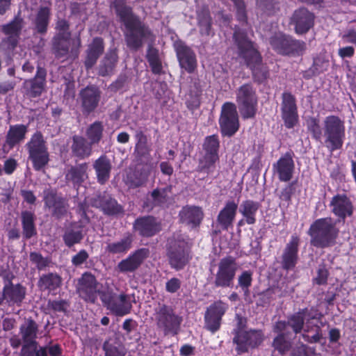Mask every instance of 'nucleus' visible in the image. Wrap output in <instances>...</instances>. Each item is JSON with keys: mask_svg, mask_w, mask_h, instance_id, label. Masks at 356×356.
<instances>
[{"mask_svg": "<svg viewBox=\"0 0 356 356\" xmlns=\"http://www.w3.org/2000/svg\"><path fill=\"white\" fill-rule=\"evenodd\" d=\"M136 144L135 152L140 156L146 157L149 156L152 150L151 147L147 143V138L141 130H137L135 134Z\"/></svg>", "mask_w": 356, "mask_h": 356, "instance_id": "nucleus-49", "label": "nucleus"}, {"mask_svg": "<svg viewBox=\"0 0 356 356\" xmlns=\"http://www.w3.org/2000/svg\"><path fill=\"white\" fill-rule=\"evenodd\" d=\"M252 273L249 270L243 272L238 278V285L243 289V290H248V289L252 284Z\"/></svg>", "mask_w": 356, "mask_h": 356, "instance_id": "nucleus-60", "label": "nucleus"}, {"mask_svg": "<svg viewBox=\"0 0 356 356\" xmlns=\"http://www.w3.org/2000/svg\"><path fill=\"white\" fill-rule=\"evenodd\" d=\"M149 250L146 248H141L135 251L124 259L120 261L117 269L120 273L134 272L137 270L144 260L148 257Z\"/></svg>", "mask_w": 356, "mask_h": 356, "instance_id": "nucleus-24", "label": "nucleus"}, {"mask_svg": "<svg viewBox=\"0 0 356 356\" xmlns=\"http://www.w3.org/2000/svg\"><path fill=\"white\" fill-rule=\"evenodd\" d=\"M88 168L86 163L71 167L65 174L66 180L72 182L74 185H80L88 179Z\"/></svg>", "mask_w": 356, "mask_h": 356, "instance_id": "nucleus-37", "label": "nucleus"}, {"mask_svg": "<svg viewBox=\"0 0 356 356\" xmlns=\"http://www.w3.org/2000/svg\"><path fill=\"white\" fill-rule=\"evenodd\" d=\"M26 147L34 169L40 170L43 168L49 161V153L42 134L38 131L35 133L26 143Z\"/></svg>", "mask_w": 356, "mask_h": 356, "instance_id": "nucleus-10", "label": "nucleus"}, {"mask_svg": "<svg viewBox=\"0 0 356 356\" xmlns=\"http://www.w3.org/2000/svg\"><path fill=\"white\" fill-rule=\"evenodd\" d=\"M97 181L104 184L110 178L112 165L110 160L106 156H101L93 163Z\"/></svg>", "mask_w": 356, "mask_h": 356, "instance_id": "nucleus-35", "label": "nucleus"}, {"mask_svg": "<svg viewBox=\"0 0 356 356\" xmlns=\"http://www.w3.org/2000/svg\"><path fill=\"white\" fill-rule=\"evenodd\" d=\"M81 39L79 37L71 38L70 33L56 35L53 38V52L58 59L64 61L74 60L79 54Z\"/></svg>", "mask_w": 356, "mask_h": 356, "instance_id": "nucleus-5", "label": "nucleus"}, {"mask_svg": "<svg viewBox=\"0 0 356 356\" xmlns=\"http://www.w3.org/2000/svg\"><path fill=\"white\" fill-rule=\"evenodd\" d=\"M43 199L45 207L49 209L53 216L60 218L66 214L67 203L62 197L57 195L55 191L44 190Z\"/></svg>", "mask_w": 356, "mask_h": 356, "instance_id": "nucleus-19", "label": "nucleus"}, {"mask_svg": "<svg viewBox=\"0 0 356 356\" xmlns=\"http://www.w3.org/2000/svg\"><path fill=\"white\" fill-rule=\"evenodd\" d=\"M38 325L35 321L28 318L20 325L19 334L23 342L22 350H27L37 345L36 338Z\"/></svg>", "mask_w": 356, "mask_h": 356, "instance_id": "nucleus-26", "label": "nucleus"}, {"mask_svg": "<svg viewBox=\"0 0 356 356\" xmlns=\"http://www.w3.org/2000/svg\"><path fill=\"white\" fill-rule=\"evenodd\" d=\"M118 62V55L115 49L109 50L102 60L99 67V74L107 76L113 73Z\"/></svg>", "mask_w": 356, "mask_h": 356, "instance_id": "nucleus-41", "label": "nucleus"}, {"mask_svg": "<svg viewBox=\"0 0 356 356\" xmlns=\"http://www.w3.org/2000/svg\"><path fill=\"white\" fill-rule=\"evenodd\" d=\"M25 295L26 289L20 284L13 285L9 282L4 286V298L13 303H21L24 300Z\"/></svg>", "mask_w": 356, "mask_h": 356, "instance_id": "nucleus-39", "label": "nucleus"}, {"mask_svg": "<svg viewBox=\"0 0 356 356\" xmlns=\"http://www.w3.org/2000/svg\"><path fill=\"white\" fill-rule=\"evenodd\" d=\"M98 282L95 277L90 273H85L79 280L77 291L79 296L84 300L95 302L99 290Z\"/></svg>", "mask_w": 356, "mask_h": 356, "instance_id": "nucleus-16", "label": "nucleus"}, {"mask_svg": "<svg viewBox=\"0 0 356 356\" xmlns=\"http://www.w3.org/2000/svg\"><path fill=\"white\" fill-rule=\"evenodd\" d=\"M330 206L333 213L343 220L353 214L352 203L345 195L334 196L330 202Z\"/></svg>", "mask_w": 356, "mask_h": 356, "instance_id": "nucleus-30", "label": "nucleus"}, {"mask_svg": "<svg viewBox=\"0 0 356 356\" xmlns=\"http://www.w3.org/2000/svg\"><path fill=\"white\" fill-rule=\"evenodd\" d=\"M30 260L36 265L39 270L44 269L49 264L47 258H44L40 254L37 252L31 253Z\"/></svg>", "mask_w": 356, "mask_h": 356, "instance_id": "nucleus-59", "label": "nucleus"}, {"mask_svg": "<svg viewBox=\"0 0 356 356\" xmlns=\"http://www.w3.org/2000/svg\"><path fill=\"white\" fill-rule=\"evenodd\" d=\"M169 262L172 268L182 269L189 261L188 247L186 242H175L168 252Z\"/></svg>", "mask_w": 356, "mask_h": 356, "instance_id": "nucleus-18", "label": "nucleus"}, {"mask_svg": "<svg viewBox=\"0 0 356 356\" xmlns=\"http://www.w3.org/2000/svg\"><path fill=\"white\" fill-rule=\"evenodd\" d=\"M238 49L239 56L250 67L254 80L263 82L268 76L267 67L261 63V57L254 44L247 39L243 32L235 31L234 34Z\"/></svg>", "mask_w": 356, "mask_h": 356, "instance_id": "nucleus-2", "label": "nucleus"}, {"mask_svg": "<svg viewBox=\"0 0 356 356\" xmlns=\"http://www.w3.org/2000/svg\"><path fill=\"white\" fill-rule=\"evenodd\" d=\"M171 187H166L161 189H154L151 193L152 204H147V207L152 208L154 206H162L165 204L168 199V193H170Z\"/></svg>", "mask_w": 356, "mask_h": 356, "instance_id": "nucleus-50", "label": "nucleus"}, {"mask_svg": "<svg viewBox=\"0 0 356 356\" xmlns=\"http://www.w3.org/2000/svg\"><path fill=\"white\" fill-rule=\"evenodd\" d=\"M133 236L128 234L119 241L107 243L106 252L111 254L123 256L132 248Z\"/></svg>", "mask_w": 356, "mask_h": 356, "instance_id": "nucleus-34", "label": "nucleus"}, {"mask_svg": "<svg viewBox=\"0 0 356 356\" xmlns=\"http://www.w3.org/2000/svg\"><path fill=\"white\" fill-rule=\"evenodd\" d=\"M273 331L277 334V336L273 339V347L280 354L284 355L290 350L292 345L291 341L286 338L289 332L277 331L275 325L273 326Z\"/></svg>", "mask_w": 356, "mask_h": 356, "instance_id": "nucleus-44", "label": "nucleus"}, {"mask_svg": "<svg viewBox=\"0 0 356 356\" xmlns=\"http://www.w3.org/2000/svg\"><path fill=\"white\" fill-rule=\"evenodd\" d=\"M105 356H125L126 348L117 336L110 337L103 345Z\"/></svg>", "mask_w": 356, "mask_h": 356, "instance_id": "nucleus-38", "label": "nucleus"}, {"mask_svg": "<svg viewBox=\"0 0 356 356\" xmlns=\"http://www.w3.org/2000/svg\"><path fill=\"white\" fill-rule=\"evenodd\" d=\"M228 305L221 300L212 303L204 314V327L211 333L219 330L222 318L228 309Z\"/></svg>", "mask_w": 356, "mask_h": 356, "instance_id": "nucleus-13", "label": "nucleus"}, {"mask_svg": "<svg viewBox=\"0 0 356 356\" xmlns=\"http://www.w3.org/2000/svg\"><path fill=\"white\" fill-rule=\"evenodd\" d=\"M300 237L293 234L289 241L286 243L282 256V266L283 268L289 270L293 268L298 259V248Z\"/></svg>", "mask_w": 356, "mask_h": 356, "instance_id": "nucleus-23", "label": "nucleus"}, {"mask_svg": "<svg viewBox=\"0 0 356 356\" xmlns=\"http://www.w3.org/2000/svg\"><path fill=\"white\" fill-rule=\"evenodd\" d=\"M93 205L100 208L106 215H118L123 212L122 207L108 195H99L93 201Z\"/></svg>", "mask_w": 356, "mask_h": 356, "instance_id": "nucleus-32", "label": "nucleus"}, {"mask_svg": "<svg viewBox=\"0 0 356 356\" xmlns=\"http://www.w3.org/2000/svg\"><path fill=\"white\" fill-rule=\"evenodd\" d=\"M154 320L159 329L164 334H177L182 322V317L177 315L172 307L159 305L154 309Z\"/></svg>", "mask_w": 356, "mask_h": 356, "instance_id": "nucleus-6", "label": "nucleus"}, {"mask_svg": "<svg viewBox=\"0 0 356 356\" xmlns=\"http://www.w3.org/2000/svg\"><path fill=\"white\" fill-rule=\"evenodd\" d=\"M82 238L83 234L80 230H67L63 236L65 243L68 247H71L74 244L79 243Z\"/></svg>", "mask_w": 356, "mask_h": 356, "instance_id": "nucleus-58", "label": "nucleus"}, {"mask_svg": "<svg viewBox=\"0 0 356 356\" xmlns=\"http://www.w3.org/2000/svg\"><path fill=\"white\" fill-rule=\"evenodd\" d=\"M101 92L96 86H87L79 92V99L83 113L89 114L98 106Z\"/></svg>", "mask_w": 356, "mask_h": 356, "instance_id": "nucleus-22", "label": "nucleus"}, {"mask_svg": "<svg viewBox=\"0 0 356 356\" xmlns=\"http://www.w3.org/2000/svg\"><path fill=\"white\" fill-rule=\"evenodd\" d=\"M92 144L81 136H74L71 145L72 153L79 159L89 157L92 154Z\"/></svg>", "mask_w": 356, "mask_h": 356, "instance_id": "nucleus-33", "label": "nucleus"}, {"mask_svg": "<svg viewBox=\"0 0 356 356\" xmlns=\"http://www.w3.org/2000/svg\"><path fill=\"white\" fill-rule=\"evenodd\" d=\"M238 204L233 200L227 201L217 216V222L221 229L227 230L232 227Z\"/></svg>", "mask_w": 356, "mask_h": 356, "instance_id": "nucleus-29", "label": "nucleus"}, {"mask_svg": "<svg viewBox=\"0 0 356 356\" xmlns=\"http://www.w3.org/2000/svg\"><path fill=\"white\" fill-rule=\"evenodd\" d=\"M236 101L243 118H252L257 110V96L251 84L245 83L236 91Z\"/></svg>", "mask_w": 356, "mask_h": 356, "instance_id": "nucleus-7", "label": "nucleus"}, {"mask_svg": "<svg viewBox=\"0 0 356 356\" xmlns=\"http://www.w3.org/2000/svg\"><path fill=\"white\" fill-rule=\"evenodd\" d=\"M50 18V10L47 7H41L34 20L35 28L40 33L47 31Z\"/></svg>", "mask_w": 356, "mask_h": 356, "instance_id": "nucleus-47", "label": "nucleus"}, {"mask_svg": "<svg viewBox=\"0 0 356 356\" xmlns=\"http://www.w3.org/2000/svg\"><path fill=\"white\" fill-rule=\"evenodd\" d=\"M28 131V127L24 124L11 125L6 136V143L10 148L22 143Z\"/></svg>", "mask_w": 356, "mask_h": 356, "instance_id": "nucleus-36", "label": "nucleus"}, {"mask_svg": "<svg viewBox=\"0 0 356 356\" xmlns=\"http://www.w3.org/2000/svg\"><path fill=\"white\" fill-rule=\"evenodd\" d=\"M111 8L114 9L117 16L126 27L125 40L127 46L132 50L142 47L143 39L150 35V31L135 15L125 0H112Z\"/></svg>", "mask_w": 356, "mask_h": 356, "instance_id": "nucleus-1", "label": "nucleus"}, {"mask_svg": "<svg viewBox=\"0 0 356 356\" xmlns=\"http://www.w3.org/2000/svg\"><path fill=\"white\" fill-rule=\"evenodd\" d=\"M339 230L331 218L316 220L309 227L307 234L310 243L317 248H327L336 243Z\"/></svg>", "mask_w": 356, "mask_h": 356, "instance_id": "nucleus-3", "label": "nucleus"}, {"mask_svg": "<svg viewBox=\"0 0 356 356\" xmlns=\"http://www.w3.org/2000/svg\"><path fill=\"white\" fill-rule=\"evenodd\" d=\"M291 38L282 34H277L270 38L272 47L280 54H289Z\"/></svg>", "mask_w": 356, "mask_h": 356, "instance_id": "nucleus-48", "label": "nucleus"}, {"mask_svg": "<svg viewBox=\"0 0 356 356\" xmlns=\"http://www.w3.org/2000/svg\"><path fill=\"white\" fill-rule=\"evenodd\" d=\"M324 145L330 152L340 149L346 136L344 122L336 115L327 116L323 122Z\"/></svg>", "mask_w": 356, "mask_h": 356, "instance_id": "nucleus-4", "label": "nucleus"}, {"mask_svg": "<svg viewBox=\"0 0 356 356\" xmlns=\"http://www.w3.org/2000/svg\"><path fill=\"white\" fill-rule=\"evenodd\" d=\"M281 111L285 127L288 129L294 127L298 121V115L296 98L290 92L282 94Z\"/></svg>", "mask_w": 356, "mask_h": 356, "instance_id": "nucleus-15", "label": "nucleus"}, {"mask_svg": "<svg viewBox=\"0 0 356 356\" xmlns=\"http://www.w3.org/2000/svg\"><path fill=\"white\" fill-rule=\"evenodd\" d=\"M149 175V169L137 170L134 172L127 175L126 184L132 188L142 186L147 182Z\"/></svg>", "mask_w": 356, "mask_h": 356, "instance_id": "nucleus-45", "label": "nucleus"}, {"mask_svg": "<svg viewBox=\"0 0 356 356\" xmlns=\"http://www.w3.org/2000/svg\"><path fill=\"white\" fill-rule=\"evenodd\" d=\"M219 123L223 135L231 136L237 131L239 124L236 107L234 104L226 102L223 104Z\"/></svg>", "mask_w": 356, "mask_h": 356, "instance_id": "nucleus-12", "label": "nucleus"}, {"mask_svg": "<svg viewBox=\"0 0 356 356\" xmlns=\"http://www.w3.org/2000/svg\"><path fill=\"white\" fill-rule=\"evenodd\" d=\"M218 159V154H205L203 159L200 161V163L198 165L199 170L207 173L212 172L214 168V164Z\"/></svg>", "mask_w": 356, "mask_h": 356, "instance_id": "nucleus-53", "label": "nucleus"}, {"mask_svg": "<svg viewBox=\"0 0 356 356\" xmlns=\"http://www.w3.org/2000/svg\"><path fill=\"white\" fill-rule=\"evenodd\" d=\"M260 204L257 202L250 200L243 201L240 205L239 211L245 218V222L252 225L256 222V213L259 209Z\"/></svg>", "mask_w": 356, "mask_h": 356, "instance_id": "nucleus-40", "label": "nucleus"}, {"mask_svg": "<svg viewBox=\"0 0 356 356\" xmlns=\"http://www.w3.org/2000/svg\"><path fill=\"white\" fill-rule=\"evenodd\" d=\"M146 56L152 72L156 74H161L163 67L158 50L152 46H149Z\"/></svg>", "mask_w": 356, "mask_h": 356, "instance_id": "nucleus-52", "label": "nucleus"}, {"mask_svg": "<svg viewBox=\"0 0 356 356\" xmlns=\"http://www.w3.org/2000/svg\"><path fill=\"white\" fill-rule=\"evenodd\" d=\"M180 221L192 228L198 226L204 216L201 207L197 206H185L179 211Z\"/></svg>", "mask_w": 356, "mask_h": 356, "instance_id": "nucleus-28", "label": "nucleus"}, {"mask_svg": "<svg viewBox=\"0 0 356 356\" xmlns=\"http://www.w3.org/2000/svg\"><path fill=\"white\" fill-rule=\"evenodd\" d=\"M294 168L293 160L289 153L280 158L273 165L274 175L277 176L280 181L284 182L291 179Z\"/></svg>", "mask_w": 356, "mask_h": 356, "instance_id": "nucleus-25", "label": "nucleus"}, {"mask_svg": "<svg viewBox=\"0 0 356 356\" xmlns=\"http://www.w3.org/2000/svg\"><path fill=\"white\" fill-rule=\"evenodd\" d=\"M238 268V264L232 256H227L220 259L214 275V286L216 288L232 287Z\"/></svg>", "mask_w": 356, "mask_h": 356, "instance_id": "nucleus-8", "label": "nucleus"}, {"mask_svg": "<svg viewBox=\"0 0 356 356\" xmlns=\"http://www.w3.org/2000/svg\"><path fill=\"white\" fill-rule=\"evenodd\" d=\"M307 126L309 131L312 134V138L317 141H321L323 131L320 126L318 120L315 118H309L307 120Z\"/></svg>", "mask_w": 356, "mask_h": 356, "instance_id": "nucleus-54", "label": "nucleus"}, {"mask_svg": "<svg viewBox=\"0 0 356 356\" xmlns=\"http://www.w3.org/2000/svg\"><path fill=\"white\" fill-rule=\"evenodd\" d=\"M314 15L305 8L296 10L291 17V24L298 34H304L314 26Z\"/></svg>", "mask_w": 356, "mask_h": 356, "instance_id": "nucleus-20", "label": "nucleus"}, {"mask_svg": "<svg viewBox=\"0 0 356 356\" xmlns=\"http://www.w3.org/2000/svg\"><path fill=\"white\" fill-rule=\"evenodd\" d=\"M195 90L193 92L190 90L188 94L189 97L186 100L187 107L191 110H194L200 106V96L202 92V90L200 86L195 84Z\"/></svg>", "mask_w": 356, "mask_h": 356, "instance_id": "nucleus-56", "label": "nucleus"}, {"mask_svg": "<svg viewBox=\"0 0 356 356\" xmlns=\"http://www.w3.org/2000/svg\"><path fill=\"white\" fill-rule=\"evenodd\" d=\"M35 219L34 213L31 211H24L21 213L23 235L26 238H30L36 234Z\"/></svg>", "mask_w": 356, "mask_h": 356, "instance_id": "nucleus-43", "label": "nucleus"}, {"mask_svg": "<svg viewBox=\"0 0 356 356\" xmlns=\"http://www.w3.org/2000/svg\"><path fill=\"white\" fill-rule=\"evenodd\" d=\"M62 283V278L56 273H47L40 277L38 281V286L42 290L54 291Z\"/></svg>", "mask_w": 356, "mask_h": 356, "instance_id": "nucleus-46", "label": "nucleus"}, {"mask_svg": "<svg viewBox=\"0 0 356 356\" xmlns=\"http://www.w3.org/2000/svg\"><path fill=\"white\" fill-rule=\"evenodd\" d=\"M23 26V19L19 17H16L10 23L2 26L3 32L9 36L10 42L13 46L17 44V38L20 34Z\"/></svg>", "mask_w": 356, "mask_h": 356, "instance_id": "nucleus-42", "label": "nucleus"}, {"mask_svg": "<svg viewBox=\"0 0 356 356\" xmlns=\"http://www.w3.org/2000/svg\"><path fill=\"white\" fill-rule=\"evenodd\" d=\"M175 48L179 65L187 72H193L197 67V59L194 51L181 42H176Z\"/></svg>", "mask_w": 356, "mask_h": 356, "instance_id": "nucleus-21", "label": "nucleus"}, {"mask_svg": "<svg viewBox=\"0 0 356 356\" xmlns=\"http://www.w3.org/2000/svg\"><path fill=\"white\" fill-rule=\"evenodd\" d=\"M310 316L307 309H302L297 313L290 316L287 321H280L275 323L277 331H289L291 327L294 333H300L302 330L305 332H309L313 328L309 325Z\"/></svg>", "mask_w": 356, "mask_h": 356, "instance_id": "nucleus-11", "label": "nucleus"}, {"mask_svg": "<svg viewBox=\"0 0 356 356\" xmlns=\"http://www.w3.org/2000/svg\"><path fill=\"white\" fill-rule=\"evenodd\" d=\"M101 298L107 308L117 316H124L131 311V304L124 293L118 296L103 294Z\"/></svg>", "mask_w": 356, "mask_h": 356, "instance_id": "nucleus-17", "label": "nucleus"}, {"mask_svg": "<svg viewBox=\"0 0 356 356\" xmlns=\"http://www.w3.org/2000/svg\"><path fill=\"white\" fill-rule=\"evenodd\" d=\"M104 50V41L100 38H95L88 46L85 66L87 69L91 68L97 62L99 57Z\"/></svg>", "mask_w": 356, "mask_h": 356, "instance_id": "nucleus-31", "label": "nucleus"}, {"mask_svg": "<svg viewBox=\"0 0 356 356\" xmlns=\"http://www.w3.org/2000/svg\"><path fill=\"white\" fill-rule=\"evenodd\" d=\"M104 126L101 122L96 121L91 124L86 130V136L92 144H97L102 139Z\"/></svg>", "mask_w": 356, "mask_h": 356, "instance_id": "nucleus-51", "label": "nucleus"}, {"mask_svg": "<svg viewBox=\"0 0 356 356\" xmlns=\"http://www.w3.org/2000/svg\"><path fill=\"white\" fill-rule=\"evenodd\" d=\"M240 318L239 324L242 323ZM244 325H238L234 330L233 342L236 345V350L238 354L248 352L250 348H254L259 346L264 341V334L261 330H250L245 331L242 328Z\"/></svg>", "mask_w": 356, "mask_h": 356, "instance_id": "nucleus-9", "label": "nucleus"}, {"mask_svg": "<svg viewBox=\"0 0 356 356\" xmlns=\"http://www.w3.org/2000/svg\"><path fill=\"white\" fill-rule=\"evenodd\" d=\"M46 76V70L38 67L35 76L32 79H26L23 82L22 90L24 95L29 98L40 96L45 89Z\"/></svg>", "mask_w": 356, "mask_h": 356, "instance_id": "nucleus-14", "label": "nucleus"}, {"mask_svg": "<svg viewBox=\"0 0 356 356\" xmlns=\"http://www.w3.org/2000/svg\"><path fill=\"white\" fill-rule=\"evenodd\" d=\"M134 228L140 235L145 237L152 236L161 229L160 225L156 218L150 216L136 219Z\"/></svg>", "mask_w": 356, "mask_h": 356, "instance_id": "nucleus-27", "label": "nucleus"}, {"mask_svg": "<svg viewBox=\"0 0 356 356\" xmlns=\"http://www.w3.org/2000/svg\"><path fill=\"white\" fill-rule=\"evenodd\" d=\"M306 48V44L303 41L293 40L291 38L289 47V54L293 53L302 52Z\"/></svg>", "mask_w": 356, "mask_h": 356, "instance_id": "nucleus-62", "label": "nucleus"}, {"mask_svg": "<svg viewBox=\"0 0 356 356\" xmlns=\"http://www.w3.org/2000/svg\"><path fill=\"white\" fill-rule=\"evenodd\" d=\"M181 286V281L175 277L168 280L165 284V289L169 293H175Z\"/></svg>", "mask_w": 356, "mask_h": 356, "instance_id": "nucleus-64", "label": "nucleus"}, {"mask_svg": "<svg viewBox=\"0 0 356 356\" xmlns=\"http://www.w3.org/2000/svg\"><path fill=\"white\" fill-rule=\"evenodd\" d=\"M328 277V271L325 266L319 267L317 276L315 277L314 281L317 284H325L327 282Z\"/></svg>", "mask_w": 356, "mask_h": 356, "instance_id": "nucleus-63", "label": "nucleus"}, {"mask_svg": "<svg viewBox=\"0 0 356 356\" xmlns=\"http://www.w3.org/2000/svg\"><path fill=\"white\" fill-rule=\"evenodd\" d=\"M219 149V140L216 135L207 137L204 143V149L205 154H218Z\"/></svg>", "mask_w": 356, "mask_h": 356, "instance_id": "nucleus-57", "label": "nucleus"}, {"mask_svg": "<svg viewBox=\"0 0 356 356\" xmlns=\"http://www.w3.org/2000/svg\"><path fill=\"white\" fill-rule=\"evenodd\" d=\"M200 31L202 35H209L211 32V17L207 11L198 14Z\"/></svg>", "mask_w": 356, "mask_h": 356, "instance_id": "nucleus-55", "label": "nucleus"}, {"mask_svg": "<svg viewBox=\"0 0 356 356\" xmlns=\"http://www.w3.org/2000/svg\"><path fill=\"white\" fill-rule=\"evenodd\" d=\"M69 305L67 301L63 300H49L47 304V307L49 309H51L52 310L55 312H65Z\"/></svg>", "mask_w": 356, "mask_h": 356, "instance_id": "nucleus-61", "label": "nucleus"}]
</instances>
